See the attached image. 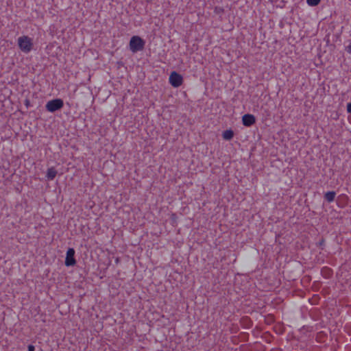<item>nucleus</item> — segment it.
<instances>
[{
	"mask_svg": "<svg viewBox=\"0 0 351 351\" xmlns=\"http://www.w3.org/2000/svg\"><path fill=\"white\" fill-rule=\"evenodd\" d=\"M17 44L20 50L24 53H29L33 49V38L28 36L23 35L19 37Z\"/></svg>",
	"mask_w": 351,
	"mask_h": 351,
	"instance_id": "f257e3e1",
	"label": "nucleus"
},
{
	"mask_svg": "<svg viewBox=\"0 0 351 351\" xmlns=\"http://www.w3.org/2000/svg\"><path fill=\"white\" fill-rule=\"evenodd\" d=\"M145 40L139 36H132L129 43L130 50L133 53L143 51L145 48Z\"/></svg>",
	"mask_w": 351,
	"mask_h": 351,
	"instance_id": "f03ea898",
	"label": "nucleus"
},
{
	"mask_svg": "<svg viewBox=\"0 0 351 351\" xmlns=\"http://www.w3.org/2000/svg\"><path fill=\"white\" fill-rule=\"evenodd\" d=\"M64 106V101L62 99L57 98L49 100L45 105L46 110L49 112L53 113L62 109Z\"/></svg>",
	"mask_w": 351,
	"mask_h": 351,
	"instance_id": "7ed1b4c3",
	"label": "nucleus"
},
{
	"mask_svg": "<svg viewBox=\"0 0 351 351\" xmlns=\"http://www.w3.org/2000/svg\"><path fill=\"white\" fill-rule=\"evenodd\" d=\"M169 84L174 88H178L183 83V77L176 71H172L169 77Z\"/></svg>",
	"mask_w": 351,
	"mask_h": 351,
	"instance_id": "20e7f679",
	"label": "nucleus"
},
{
	"mask_svg": "<svg viewBox=\"0 0 351 351\" xmlns=\"http://www.w3.org/2000/svg\"><path fill=\"white\" fill-rule=\"evenodd\" d=\"M75 255V250L72 247H69L66 251L64 261V265L66 267H73L76 265L77 261Z\"/></svg>",
	"mask_w": 351,
	"mask_h": 351,
	"instance_id": "39448f33",
	"label": "nucleus"
},
{
	"mask_svg": "<svg viewBox=\"0 0 351 351\" xmlns=\"http://www.w3.org/2000/svg\"><path fill=\"white\" fill-rule=\"evenodd\" d=\"M256 123V117L252 114H245L242 117V123L245 127H250Z\"/></svg>",
	"mask_w": 351,
	"mask_h": 351,
	"instance_id": "423d86ee",
	"label": "nucleus"
},
{
	"mask_svg": "<svg viewBox=\"0 0 351 351\" xmlns=\"http://www.w3.org/2000/svg\"><path fill=\"white\" fill-rule=\"evenodd\" d=\"M57 173H58V171H56L55 167H51L48 168L47 174H46L47 179L48 180H53L56 178Z\"/></svg>",
	"mask_w": 351,
	"mask_h": 351,
	"instance_id": "0eeeda50",
	"label": "nucleus"
},
{
	"mask_svg": "<svg viewBox=\"0 0 351 351\" xmlns=\"http://www.w3.org/2000/svg\"><path fill=\"white\" fill-rule=\"evenodd\" d=\"M321 273L324 278L329 279L332 275V270L328 267H324L321 270Z\"/></svg>",
	"mask_w": 351,
	"mask_h": 351,
	"instance_id": "6e6552de",
	"label": "nucleus"
},
{
	"mask_svg": "<svg viewBox=\"0 0 351 351\" xmlns=\"http://www.w3.org/2000/svg\"><path fill=\"white\" fill-rule=\"evenodd\" d=\"M222 137L226 141H230L234 137V132L232 130L229 129L223 132Z\"/></svg>",
	"mask_w": 351,
	"mask_h": 351,
	"instance_id": "1a4fd4ad",
	"label": "nucleus"
},
{
	"mask_svg": "<svg viewBox=\"0 0 351 351\" xmlns=\"http://www.w3.org/2000/svg\"><path fill=\"white\" fill-rule=\"evenodd\" d=\"M336 193L335 191H328L324 194V199L328 202H332L335 200Z\"/></svg>",
	"mask_w": 351,
	"mask_h": 351,
	"instance_id": "9d476101",
	"label": "nucleus"
},
{
	"mask_svg": "<svg viewBox=\"0 0 351 351\" xmlns=\"http://www.w3.org/2000/svg\"><path fill=\"white\" fill-rule=\"evenodd\" d=\"M321 0H306V3L309 6L314 7L317 6Z\"/></svg>",
	"mask_w": 351,
	"mask_h": 351,
	"instance_id": "9b49d317",
	"label": "nucleus"
},
{
	"mask_svg": "<svg viewBox=\"0 0 351 351\" xmlns=\"http://www.w3.org/2000/svg\"><path fill=\"white\" fill-rule=\"evenodd\" d=\"M224 12V10L222 7L215 6L214 8V12L217 14H220Z\"/></svg>",
	"mask_w": 351,
	"mask_h": 351,
	"instance_id": "f8f14e48",
	"label": "nucleus"
},
{
	"mask_svg": "<svg viewBox=\"0 0 351 351\" xmlns=\"http://www.w3.org/2000/svg\"><path fill=\"white\" fill-rule=\"evenodd\" d=\"M324 243H325V241L324 239H321L318 243H317V246L319 247H322V249H323V246L324 245Z\"/></svg>",
	"mask_w": 351,
	"mask_h": 351,
	"instance_id": "ddd939ff",
	"label": "nucleus"
},
{
	"mask_svg": "<svg viewBox=\"0 0 351 351\" xmlns=\"http://www.w3.org/2000/svg\"><path fill=\"white\" fill-rule=\"evenodd\" d=\"M347 53L351 54V43L346 47Z\"/></svg>",
	"mask_w": 351,
	"mask_h": 351,
	"instance_id": "4468645a",
	"label": "nucleus"
},
{
	"mask_svg": "<svg viewBox=\"0 0 351 351\" xmlns=\"http://www.w3.org/2000/svg\"><path fill=\"white\" fill-rule=\"evenodd\" d=\"M27 350H28V351H34L35 350V347L33 345H29L27 346Z\"/></svg>",
	"mask_w": 351,
	"mask_h": 351,
	"instance_id": "2eb2a0df",
	"label": "nucleus"
},
{
	"mask_svg": "<svg viewBox=\"0 0 351 351\" xmlns=\"http://www.w3.org/2000/svg\"><path fill=\"white\" fill-rule=\"evenodd\" d=\"M347 112L351 113V102L347 104Z\"/></svg>",
	"mask_w": 351,
	"mask_h": 351,
	"instance_id": "dca6fc26",
	"label": "nucleus"
},
{
	"mask_svg": "<svg viewBox=\"0 0 351 351\" xmlns=\"http://www.w3.org/2000/svg\"><path fill=\"white\" fill-rule=\"evenodd\" d=\"M147 2H151L152 0H146Z\"/></svg>",
	"mask_w": 351,
	"mask_h": 351,
	"instance_id": "f3484780",
	"label": "nucleus"
}]
</instances>
